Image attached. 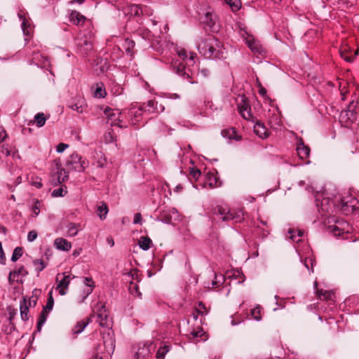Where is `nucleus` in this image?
I'll use <instances>...</instances> for the list:
<instances>
[{"instance_id": "cd10ccee", "label": "nucleus", "mask_w": 359, "mask_h": 359, "mask_svg": "<svg viewBox=\"0 0 359 359\" xmlns=\"http://www.w3.org/2000/svg\"><path fill=\"white\" fill-rule=\"evenodd\" d=\"M170 351V346L165 344L163 346H161L156 352V359H164L165 355Z\"/></svg>"}, {"instance_id": "69168bd1", "label": "nucleus", "mask_w": 359, "mask_h": 359, "mask_svg": "<svg viewBox=\"0 0 359 359\" xmlns=\"http://www.w3.org/2000/svg\"><path fill=\"white\" fill-rule=\"evenodd\" d=\"M259 95H261L262 96L264 97L266 95V90L262 87L260 88V89L259 90Z\"/></svg>"}, {"instance_id": "0eeeda50", "label": "nucleus", "mask_w": 359, "mask_h": 359, "mask_svg": "<svg viewBox=\"0 0 359 359\" xmlns=\"http://www.w3.org/2000/svg\"><path fill=\"white\" fill-rule=\"evenodd\" d=\"M67 164L72 167V169L78 171H83L88 167V163L82 159V157L77 153H73L67 161Z\"/></svg>"}, {"instance_id": "72a5a7b5", "label": "nucleus", "mask_w": 359, "mask_h": 359, "mask_svg": "<svg viewBox=\"0 0 359 359\" xmlns=\"http://www.w3.org/2000/svg\"><path fill=\"white\" fill-rule=\"evenodd\" d=\"M28 275V271L25 269L23 266H20L18 269L11 271V276H13V278L15 276H22L25 277Z\"/></svg>"}, {"instance_id": "603ef678", "label": "nucleus", "mask_w": 359, "mask_h": 359, "mask_svg": "<svg viewBox=\"0 0 359 359\" xmlns=\"http://www.w3.org/2000/svg\"><path fill=\"white\" fill-rule=\"evenodd\" d=\"M201 172L198 169H194L192 168L191 170H190V175L196 179V180H198V177L201 176Z\"/></svg>"}, {"instance_id": "09e8293b", "label": "nucleus", "mask_w": 359, "mask_h": 359, "mask_svg": "<svg viewBox=\"0 0 359 359\" xmlns=\"http://www.w3.org/2000/svg\"><path fill=\"white\" fill-rule=\"evenodd\" d=\"M235 133L233 128L223 130H222V135L224 137H228L229 139L233 138V135Z\"/></svg>"}, {"instance_id": "79ce46f5", "label": "nucleus", "mask_w": 359, "mask_h": 359, "mask_svg": "<svg viewBox=\"0 0 359 359\" xmlns=\"http://www.w3.org/2000/svg\"><path fill=\"white\" fill-rule=\"evenodd\" d=\"M203 22H205L210 27H212L215 25V21L212 18V14L210 12H207L205 15Z\"/></svg>"}, {"instance_id": "412c9836", "label": "nucleus", "mask_w": 359, "mask_h": 359, "mask_svg": "<svg viewBox=\"0 0 359 359\" xmlns=\"http://www.w3.org/2000/svg\"><path fill=\"white\" fill-rule=\"evenodd\" d=\"M254 131L262 139H265L269 136L267 129L262 123L258 122L254 126Z\"/></svg>"}, {"instance_id": "338daca9", "label": "nucleus", "mask_w": 359, "mask_h": 359, "mask_svg": "<svg viewBox=\"0 0 359 359\" xmlns=\"http://www.w3.org/2000/svg\"><path fill=\"white\" fill-rule=\"evenodd\" d=\"M6 137L7 134L5 130H3L2 132L0 133V139L1 141H4Z\"/></svg>"}, {"instance_id": "f3484780", "label": "nucleus", "mask_w": 359, "mask_h": 359, "mask_svg": "<svg viewBox=\"0 0 359 359\" xmlns=\"http://www.w3.org/2000/svg\"><path fill=\"white\" fill-rule=\"evenodd\" d=\"M31 306V300L23 298L20 304V316L22 320L26 321L29 319L28 311L29 306Z\"/></svg>"}, {"instance_id": "bb28decb", "label": "nucleus", "mask_w": 359, "mask_h": 359, "mask_svg": "<svg viewBox=\"0 0 359 359\" xmlns=\"http://www.w3.org/2000/svg\"><path fill=\"white\" fill-rule=\"evenodd\" d=\"M48 312L47 311L42 310V311L39 316L38 322H37V326H36L37 332H41L42 326L44 325V323L46 321V319L48 317Z\"/></svg>"}, {"instance_id": "3c124183", "label": "nucleus", "mask_w": 359, "mask_h": 359, "mask_svg": "<svg viewBox=\"0 0 359 359\" xmlns=\"http://www.w3.org/2000/svg\"><path fill=\"white\" fill-rule=\"evenodd\" d=\"M37 238V232L34 230L29 231L27 235V241L29 242H33Z\"/></svg>"}, {"instance_id": "58836bf2", "label": "nucleus", "mask_w": 359, "mask_h": 359, "mask_svg": "<svg viewBox=\"0 0 359 359\" xmlns=\"http://www.w3.org/2000/svg\"><path fill=\"white\" fill-rule=\"evenodd\" d=\"M251 315L255 320H256L257 321L260 320L262 318L261 307L257 306V307L254 308L253 309H252Z\"/></svg>"}, {"instance_id": "5fc2aeb1", "label": "nucleus", "mask_w": 359, "mask_h": 359, "mask_svg": "<svg viewBox=\"0 0 359 359\" xmlns=\"http://www.w3.org/2000/svg\"><path fill=\"white\" fill-rule=\"evenodd\" d=\"M83 283H84L85 285L88 287H91V286H92V287H95L94 282L91 278L86 277L84 278Z\"/></svg>"}, {"instance_id": "4be33fe9", "label": "nucleus", "mask_w": 359, "mask_h": 359, "mask_svg": "<svg viewBox=\"0 0 359 359\" xmlns=\"http://www.w3.org/2000/svg\"><path fill=\"white\" fill-rule=\"evenodd\" d=\"M247 44L248 47L255 53L261 54L263 52V49L259 43L256 41L254 39H247Z\"/></svg>"}, {"instance_id": "13d9d810", "label": "nucleus", "mask_w": 359, "mask_h": 359, "mask_svg": "<svg viewBox=\"0 0 359 359\" xmlns=\"http://www.w3.org/2000/svg\"><path fill=\"white\" fill-rule=\"evenodd\" d=\"M104 346H106L107 344L111 345V349L114 351V340L112 338H110L109 340H106L104 341Z\"/></svg>"}, {"instance_id": "a878e982", "label": "nucleus", "mask_w": 359, "mask_h": 359, "mask_svg": "<svg viewBox=\"0 0 359 359\" xmlns=\"http://www.w3.org/2000/svg\"><path fill=\"white\" fill-rule=\"evenodd\" d=\"M135 41L130 40L129 39H126L123 44V48H125L126 53L130 55H133L134 53V48H135Z\"/></svg>"}, {"instance_id": "5701e85b", "label": "nucleus", "mask_w": 359, "mask_h": 359, "mask_svg": "<svg viewBox=\"0 0 359 359\" xmlns=\"http://www.w3.org/2000/svg\"><path fill=\"white\" fill-rule=\"evenodd\" d=\"M107 92L104 87L103 83L96 84V88L94 91V97L97 98H103L106 96Z\"/></svg>"}, {"instance_id": "864d4df0", "label": "nucleus", "mask_w": 359, "mask_h": 359, "mask_svg": "<svg viewBox=\"0 0 359 359\" xmlns=\"http://www.w3.org/2000/svg\"><path fill=\"white\" fill-rule=\"evenodd\" d=\"M68 147H69V145L67 144L60 143L57 144V146L56 147V151L57 153H62Z\"/></svg>"}, {"instance_id": "4c0bfd02", "label": "nucleus", "mask_w": 359, "mask_h": 359, "mask_svg": "<svg viewBox=\"0 0 359 359\" xmlns=\"http://www.w3.org/2000/svg\"><path fill=\"white\" fill-rule=\"evenodd\" d=\"M53 304H54V299L52 296V292H50L46 305L43 307V310H46L48 312L50 311L53 309Z\"/></svg>"}, {"instance_id": "7c9ffc66", "label": "nucleus", "mask_w": 359, "mask_h": 359, "mask_svg": "<svg viewBox=\"0 0 359 359\" xmlns=\"http://www.w3.org/2000/svg\"><path fill=\"white\" fill-rule=\"evenodd\" d=\"M206 184H208L209 187L211 189L216 187L217 186V180L216 177L212 174H208L203 187H205Z\"/></svg>"}, {"instance_id": "680f3d73", "label": "nucleus", "mask_w": 359, "mask_h": 359, "mask_svg": "<svg viewBox=\"0 0 359 359\" xmlns=\"http://www.w3.org/2000/svg\"><path fill=\"white\" fill-rule=\"evenodd\" d=\"M16 314H17V311L15 309L13 311H11L9 312V321H10V324H11L12 325H13L12 320H13V318H15Z\"/></svg>"}, {"instance_id": "4468645a", "label": "nucleus", "mask_w": 359, "mask_h": 359, "mask_svg": "<svg viewBox=\"0 0 359 359\" xmlns=\"http://www.w3.org/2000/svg\"><path fill=\"white\" fill-rule=\"evenodd\" d=\"M339 53L341 57L344 58L345 61L352 62L358 55V50H353L351 47L345 45L340 48Z\"/></svg>"}, {"instance_id": "a19ab883", "label": "nucleus", "mask_w": 359, "mask_h": 359, "mask_svg": "<svg viewBox=\"0 0 359 359\" xmlns=\"http://www.w3.org/2000/svg\"><path fill=\"white\" fill-rule=\"evenodd\" d=\"M67 193V191L66 189L60 187L58 189H54L51 194V196L53 197H61L64 196Z\"/></svg>"}, {"instance_id": "7ed1b4c3", "label": "nucleus", "mask_w": 359, "mask_h": 359, "mask_svg": "<svg viewBox=\"0 0 359 359\" xmlns=\"http://www.w3.org/2000/svg\"><path fill=\"white\" fill-rule=\"evenodd\" d=\"M214 214L219 216L222 221L232 220L238 223L244 220V213L241 210H230L227 208L217 206L215 209Z\"/></svg>"}, {"instance_id": "dca6fc26", "label": "nucleus", "mask_w": 359, "mask_h": 359, "mask_svg": "<svg viewBox=\"0 0 359 359\" xmlns=\"http://www.w3.org/2000/svg\"><path fill=\"white\" fill-rule=\"evenodd\" d=\"M355 105L354 102H351L347 107V109L341 113V118L351 122L355 120Z\"/></svg>"}, {"instance_id": "052dcab7", "label": "nucleus", "mask_w": 359, "mask_h": 359, "mask_svg": "<svg viewBox=\"0 0 359 359\" xmlns=\"http://www.w3.org/2000/svg\"><path fill=\"white\" fill-rule=\"evenodd\" d=\"M166 97L169 99H180V95L177 93H167Z\"/></svg>"}, {"instance_id": "f8f14e48", "label": "nucleus", "mask_w": 359, "mask_h": 359, "mask_svg": "<svg viewBox=\"0 0 359 359\" xmlns=\"http://www.w3.org/2000/svg\"><path fill=\"white\" fill-rule=\"evenodd\" d=\"M340 201L341 210L343 212L353 211L357 204V200L351 196L343 197L340 199Z\"/></svg>"}, {"instance_id": "f257e3e1", "label": "nucleus", "mask_w": 359, "mask_h": 359, "mask_svg": "<svg viewBox=\"0 0 359 359\" xmlns=\"http://www.w3.org/2000/svg\"><path fill=\"white\" fill-rule=\"evenodd\" d=\"M196 47L201 55L208 59H222L225 57L224 48L221 42L215 36L198 37Z\"/></svg>"}, {"instance_id": "6e6d98bb", "label": "nucleus", "mask_w": 359, "mask_h": 359, "mask_svg": "<svg viewBox=\"0 0 359 359\" xmlns=\"http://www.w3.org/2000/svg\"><path fill=\"white\" fill-rule=\"evenodd\" d=\"M0 151L1 153L4 154L7 156L11 155V151L6 145H2L1 147Z\"/></svg>"}, {"instance_id": "9b49d317", "label": "nucleus", "mask_w": 359, "mask_h": 359, "mask_svg": "<svg viewBox=\"0 0 359 359\" xmlns=\"http://www.w3.org/2000/svg\"><path fill=\"white\" fill-rule=\"evenodd\" d=\"M62 278L60 280L61 274L58 273L56 276V281L58 283L57 289L58 290L60 295H65L67 294L69 285L70 283V276L69 275L62 274Z\"/></svg>"}, {"instance_id": "6ab92c4d", "label": "nucleus", "mask_w": 359, "mask_h": 359, "mask_svg": "<svg viewBox=\"0 0 359 359\" xmlns=\"http://www.w3.org/2000/svg\"><path fill=\"white\" fill-rule=\"evenodd\" d=\"M54 245L57 249L62 251H69L72 248L71 243L63 238H57L54 241Z\"/></svg>"}, {"instance_id": "ddd939ff", "label": "nucleus", "mask_w": 359, "mask_h": 359, "mask_svg": "<svg viewBox=\"0 0 359 359\" xmlns=\"http://www.w3.org/2000/svg\"><path fill=\"white\" fill-rule=\"evenodd\" d=\"M56 168L57 172L52 175L51 179L52 183L55 185L62 184L68 179V172L64 168H60L57 164Z\"/></svg>"}, {"instance_id": "c756f323", "label": "nucleus", "mask_w": 359, "mask_h": 359, "mask_svg": "<svg viewBox=\"0 0 359 359\" xmlns=\"http://www.w3.org/2000/svg\"><path fill=\"white\" fill-rule=\"evenodd\" d=\"M86 18L78 12H73L71 14V20L76 25L84 22Z\"/></svg>"}, {"instance_id": "e433bc0d", "label": "nucleus", "mask_w": 359, "mask_h": 359, "mask_svg": "<svg viewBox=\"0 0 359 359\" xmlns=\"http://www.w3.org/2000/svg\"><path fill=\"white\" fill-rule=\"evenodd\" d=\"M33 264L36 266V271L38 272H41L46 266V264L43 259H35L33 261Z\"/></svg>"}, {"instance_id": "49530a36", "label": "nucleus", "mask_w": 359, "mask_h": 359, "mask_svg": "<svg viewBox=\"0 0 359 359\" xmlns=\"http://www.w3.org/2000/svg\"><path fill=\"white\" fill-rule=\"evenodd\" d=\"M130 113L131 114L133 115V117L131 118V123L133 125H136L137 121H139L138 118L142 114H140V111H139V109L135 111H131Z\"/></svg>"}, {"instance_id": "f704fd0d", "label": "nucleus", "mask_w": 359, "mask_h": 359, "mask_svg": "<svg viewBox=\"0 0 359 359\" xmlns=\"http://www.w3.org/2000/svg\"><path fill=\"white\" fill-rule=\"evenodd\" d=\"M129 290L132 294L137 296L138 297H141L142 294L139 291V287L136 283L130 282L129 285Z\"/></svg>"}, {"instance_id": "423d86ee", "label": "nucleus", "mask_w": 359, "mask_h": 359, "mask_svg": "<svg viewBox=\"0 0 359 359\" xmlns=\"http://www.w3.org/2000/svg\"><path fill=\"white\" fill-rule=\"evenodd\" d=\"M77 49L83 55H88L93 50L92 37L84 36L77 39Z\"/></svg>"}, {"instance_id": "de8ad7c7", "label": "nucleus", "mask_w": 359, "mask_h": 359, "mask_svg": "<svg viewBox=\"0 0 359 359\" xmlns=\"http://www.w3.org/2000/svg\"><path fill=\"white\" fill-rule=\"evenodd\" d=\"M93 288L94 287H86V288H85L83 291V294H82V296H81V302H83L88 297L89 294H90L93 290Z\"/></svg>"}, {"instance_id": "c03bdc74", "label": "nucleus", "mask_w": 359, "mask_h": 359, "mask_svg": "<svg viewBox=\"0 0 359 359\" xmlns=\"http://www.w3.org/2000/svg\"><path fill=\"white\" fill-rule=\"evenodd\" d=\"M32 212L34 217L39 215L40 212V201L39 200L35 201L34 204L32 206Z\"/></svg>"}, {"instance_id": "aec40b11", "label": "nucleus", "mask_w": 359, "mask_h": 359, "mask_svg": "<svg viewBox=\"0 0 359 359\" xmlns=\"http://www.w3.org/2000/svg\"><path fill=\"white\" fill-rule=\"evenodd\" d=\"M238 110L241 114V115L246 120H250L252 118V114L251 111L250 107L245 102H244L242 104L238 105Z\"/></svg>"}, {"instance_id": "ea45409f", "label": "nucleus", "mask_w": 359, "mask_h": 359, "mask_svg": "<svg viewBox=\"0 0 359 359\" xmlns=\"http://www.w3.org/2000/svg\"><path fill=\"white\" fill-rule=\"evenodd\" d=\"M79 232V229H77V226L76 224L74 223H69L68 225V233L70 236H75L77 235Z\"/></svg>"}, {"instance_id": "e2e57ef3", "label": "nucleus", "mask_w": 359, "mask_h": 359, "mask_svg": "<svg viewBox=\"0 0 359 359\" xmlns=\"http://www.w3.org/2000/svg\"><path fill=\"white\" fill-rule=\"evenodd\" d=\"M32 184L38 189H40L43 187V184L41 182V180L40 181H33L32 182Z\"/></svg>"}, {"instance_id": "a211bd4d", "label": "nucleus", "mask_w": 359, "mask_h": 359, "mask_svg": "<svg viewBox=\"0 0 359 359\" xmlns=\"http://www.w3.org/2000/svg\"><path fill=\"white\" fill-rule=\"evenodd\" d=\"M149 345L144 344L142 346H139L135 353L136 359H148L150 357L151 351Z\"/></svg>"}, {"instance_id": "393cba45", "label": "nucleus", "mask_w": 359, "mask_h": 359, "mask_svg": "<svg viewBox=\"0 0 359 359\" xmlns=\"http://www.w3.org/2000/svg\"><path fill=\"white\" fill-rule=\"evenodd\" d=\"M151 243V240L148 237L142 236L139 240V246L143 250H148Z\"/></svg>"}, {"instance_id": "4d7b16f0", "label": "nucleus", "mask_w": 359, "mask_h": 359, "mask_svg": "<svg viewBox=\"0 0 359 359\" xmlns=\"http://www.w3.org/2000/svg\"><path fill=\"white\" fill-rule=\"evenodd\" d=\"M295 233H296V231L293 230V229H290L288 231V233L290 235L291 240H292L293 241L298 242V241H299V239L297 240V238H298V237H297V234L296 235Z\"/></svg>"}, {"instance_id": "c85d7f7f", "label": "nucleus", "mask_w": 359, "mask_h": 359, "mask_svg": "<svg viewBox=\"0 0 359 359\" xmlns=\"http://www.w3.org/2000/svg\"><path fill=\"white\" fill-rule=\"evenodd\" d=\"M108 211V207L104 203H102L101 205L97 207L98 215L100 219L103 220L106 218Z\"/></svg>"}, {"instance_id": "b1692460", "label": "nucleus", "mask_w": 359, "mask_h": 359, "mask_svg": "<svg viewBox=\"0 0 359 359\" xmlns=\"http://www.w3.org/2000/svg\"><path fill=\"white\" fill-rule=\"evenodd\" d=\"M330 202L332 203V204L333 203V202L331 201L329 198H323L321 201L320 209L323 214H324L325 215L326 214H329L330 211L332 209Z\"/></svg>"}, {"instance_id": "bf43d9fd", "label": "nucleus", "mask_w": 359, "mask_h": 359, "mask_svg": "<svg viewBox=\"0 0 359 359\" xmlns=\"http://www.w3.org/2000/svg\"><path fill=\"white\" fill-rule=\"evenodd\" d=\"M141 219H142L141 214L140 213H135V215H134L133 223L134 224H139V223H140Z\"/></svg>"}, {"instance_id": "774afa93", "label": "nucleus", "mask_w": 359, "mask_h": 359, "mask_svg": "<svg viewBox=\"0 0 359 359\" xmlns=\"http://www.w3.org/2000/svg\"><path fill=\"white\" fill-rule=\"evenodd\" d=\"M123 88H121V86H118L117 88V89H116V90L114 92V94L116 95H120L123 93Z\"/></svg>"}, {"instance_id": "c9c22d12", "label": "nucleus", "mask_w": 359, "mask_h": 359, "mask_svg": "<svg viewBox=\"0 0 359 359\" xmlns=\"http://www.w3.org/2000/svg\"><path fill=\"white\" fill-rule=\"evenodd\" d=\"M22 255V248L21 247H16L13 252L11 257V261L15 262L18 259H19Z\"/></svg>"}, {"instance_id": "20e7f679", "label": "nucleus", "mask_w": 359, "mask_h": 359, "mask_svg": "<svg viewBox=\"0 0 359 359\" xmlns=\"http://www.w3.org/2000/svg\"><path fill=\"white\" fill-rule=\"evenodd\" d=\"M104 113L111 126H117L121 128L127 127V125L123 123V120L121 119L122 113L118 109L106 107Z\"/></svg>"}, {"instance_id": "2f4dec72", "label": "nucleus", "mask_w": 359, "mask_h": 359, "mask_svg": "<svg viewBox=\"0 0 359 359\" xmlns=\"http://www.w3.org/2000/svg\"><path fill=\"white\" fill-rule=\"evenodd\" d=\"M46 121V117L45 114L42 112L38 113L34 116V122L36 124V126L39 128L44 126Z\"/></svg>"}, {"instance_id": "6e6552de", "label": "nucleus", "mask_w": 359, "mask_h": 359, "mask_svg": "<svg viewBox=\"0 0 359 359\" xmlns=\"http://www.w3.org/2000/svg\"><path fill=\"white\" fill-rule=\"evenodd\" d=\"M328 229L333 235L337 237L341 236L344 233H348L351 230L349 224L347 222L339 220L336 222L335 224L329 226Z\"/></svg>"}, {"instance_id": "39448f33", "label": "nucleus", "mask_w": 359, "mask_h": 359, "mask_svg": "<svg viewBox=\"0 0 359 359\" xmlns=\"http://www.w3.org/2000/svg\"><path fill=\"white\" fill-rule=\"evenodd\" d=\"M163 110L164 107L162 104L158 106L157 102L154 100H150L139 107L140 114L160 113Z\"/></svg>"}, {"instance_id": "1a4fd4ad", "label": "nucleus", "mask_w": 359, "mask_h": 359, "mask_svg": "<svg viewBox=\"0 0 359 359\" xmlns=\"http://www.w3.org/2000/svg\"><path fill=\"white\" fill-rule=\"evenodd\" d=\"M97 321L102 327L110 328L111 327V319L109 317L104 305H102L101 308L98 310L97 314Z\"/></svg>"}, {"instance_id": "2eb2a0df", "label": "nucleus", "mask_w": 359, "mask_h": 359, "mask_svg": "<svg viewBox=\"0 0 359 359\" xmlns=\"http://www.w3.org/2000/svg\"><path fill=\"white\" fill-rule=\"evenodd\" d=\"M297 152L299 157L302 159H307L310 155V148L306 145L302 138H299L297 143Z\"/></svg>"}, {"instance_id": "f03ea898", "label": "nucleus", "mask_w": 359, "mask_h": 359, "mask_svg": "<svg viewBox=\"0 0 359 359\" xmlns=\"http://www.w3.org/2000/svg\"><path fill=\"white\" fill-rule=\"evenodd\" d=\"M178 55L182 57L184 60L187 59V65L190 66L194 63V57H196L195 53H191L189 57L187 51L182 49L178 51ZM173 69L177 75L181 76L183 79L188 81L190 83H195L196 81L194 79V72L189 67H186L183 62H175L172 64Z\"/></svg>"}, {"instance_id": "a18cd8bd", "label": "nucleus", "mask_w": 359, "mask_h": 359, "mask_svg": "<svg viewBox=\"0 0 359 359\" xmlns=\"http://www.w3.org/2000/svg\"><path fill=\"white\" fill-rule=\"evenodd\" d=\"M317 294L320 297L321 296H323L324 298L327 300L328 299H332V297L333 295V294L330 292V291H323L322 290H318L317 292Z\"/></svg>"}, {"instance_id": "0e129e2a", "label": "nucleus", "mask_w": 359, "mask_h": 359, "mask_svg": "<svg viewBox=\"0 0 359 359\" xmlns=\"http://www.w3.org/2000/svg\"><path fill=\"white\" fill-rule=\"evenodd\" d=\"M202 332H203V330L199 331V332L194 331V332H192L191 333V334L193 336L194 338H196V337H201L202 335V334H201Z\"/></svg>"}, {"instance_id": "9d476101", "label": "nucleus", "mask_w": 359, "mask_h": 359, "mask_svg": "<svg viewBox=\"0 0 359 359\" xmlns=\"http://www.w3.org/2000/svg\"><path fill=\"white\" fill-rule=\"evenodd\" d=\"M69 108L76 111L77 113H83L86 107V103L83 97L76 96L73 97L69 103Z\"/></svg>"}, {"instance_id": "8fccbe9b", "label": "nucleus", "mask_w": 359, "mask_h": 359, "mask_svg": "<svg viewBox=\"0 0 359 359\" xmlns=\"http://www.w3.org/2000/svg\"><path fill=\"white\" fill-rule=\"evenodd\" d=\"M196 311L197 313L203 315L207 313V310L205 304H203L202 302H199L198 304V306L196 308Z\"/></svg>"}, {"instance_id": "37998d69", "label": "nucleus", "mask_w": 359, "mask_h": 359, "mask_svg": "<svg viewBox=\"0 0 359 359\" xmlns=\"http://www.w3.org/2000/svg\"><path fill=\"white\" fill-rule=\"evenodd\" d=\"M88 322L84 321H80L76 324V326L75 327L74 332L78 334L81 333L84 328L88 325Z\"/></svg>"}, {"instance_id": "473e14b6", "label": "nucleus", "mask_w": 359, "mask_h": 359, "mask_svg": "<svg viewBox=\"0 0 359 359\" xmlns=\"http://www.w3.org/2000/svg\"><path fill=\"white\" fill-rule=\"evenodd\" d=\"M226 4H228L233 12L238 11L241 7V2L240 0H224Z\"/></svg>"}]
</instances>
